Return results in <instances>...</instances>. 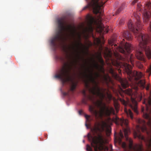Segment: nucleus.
Masks as SVG:
<instances>
[{
	"mask_svg": "<svg viewBox=\"0 0 151 151\" xmlns=\"http://www.w3.org/2000/svg\"><path fill=\"white\" fill-rule=\"evenodd\" d=\"M84 74L89 78L90 82L92 83L93 86L89 88V91L92 95H87L85 90L82 91V93L84 97L82 101L83 103L86 104L87 101L89 100L93 104H97L100 109L99 111L94 110L91 106H89V110L93 113L97 119H101L104 116H109L111 113L114 114V111L113 108H109L106 106L105 104L103 103V100L105 98V95L101 92V89L98 86L92 74L91 73L89 75H88L85 73Z\"/></svg>",
	"mask_w": 151,
	"mask_h": 151,
	"instance_id": "nucleus-1",
	"label": "nucleus"
},
{
	"mask_svg": "<svg viewBox=\"0 0 151 151\" xmlns=\"http://www.w3.org/2000/svg\"><path fill=\"white\" fill-rule=\"evenodd\" d=\"M136 25L134 27L131 22H129L128 24V28L135 34L139 41V47L138 49L137 50L135 55L138 59L145 61L144 55L141 50L145 51L149 59L151 58V50L147 45L148 36L147 35H143L141 33L140 30L142 29V26L139 19H137Z\"/></svg>",
	"mask_w": 151,
	"mask_h": 151,
	"instance_id": "nucleus-2",
	"label": "nucleus"
},
{
	"mask_svg": "<svg viewBox=\"0 0 151 151\" xmlns=\"http://www.w3.org/2000/svg\"><path fill=\"white\" fill-rule=\"evenodd\" d=\"M132 49L131 45L128 42H124L123 39V73L125 72L127 74L129 81L132 82L137 81L143 76L141 72L132 71V66L124 62V60H127L128 62L130 61L132 63L134 56L130 53Z\"/></svg>",
	"mask_w": 151,
	"mask_h": 151,
	"instance_id": "nucleus-3",
	"label": "nucleus"
},
{
	"mask_svg": "<svg viewBox=\"0 0 151 151\" xmlns=\"http://www.w3.org/2000/svg\"><path fill=\"white\" fill-rule=\"evenodd\" d=\"M85 125L87 129L90 128L93 135L89 133L88 137L91 142V146L94 148L95 151H97L99 147L102 146L106 142V140L102 134L101 133H99L98 132L103 130L106 127L107 124L105 122L102 121L101 125L99 123H96L92 128H91L90 125L89 126L86 123Z\"/></svg>",
	"mask_w": 151,
	"mask_h": 151,
	"instance_id": "nucleus-4",
	"label": "nucleus"
},
{
	"mask_svg": "<svg viewBox=\"0 0 151 151\" xmlns=\"http://www.w3.org/2000/svg\"><path fill=\"white\" fill-rule=\"evenodd\" d=\"M57 23L58 30L55 36L51 41L52 46L55 48L57 47L58 42L63 40L65 33L68 31H71L72 29L70 25H68L67 27L65 26V22L63 18L58 19Z\"/></svg>",
	"mask_w": 151,
	"mask_h": 151,
	"instance_id": "nucleus-5",
	"label": "nucleus"
},
{
	"mask_svg": "<svg viewBox=\"0 0 151 151\" xmlns=\"http://www.w3.org/2000/svg\"><path fill=\"white\" fill-rule=\"evenodd\" d=\"M123 124L125 126L124 128L123 127V133L127 142L129 143L128 149L129 151H142V146L140 145L136 144L133 145L132 139L128 137V134L130 133V131L128 126V120L127 119H124L123 118Z\"/></svg>",
	"mask_w": 151,
	"mask_h": 151,
	"instance_id": "nucleus-6",
	"label": "nucleus"
},
{
	"mask_svg": "<svg viewBox=\"0 0 151 151\" xmlns=\"http://www.w3.org/2000/svg\"><path fill=\"white\" fill-rule=\"evenodd\" d=\"M73 64V62H71V64L65 63L60 70L59 74H56L55 77L60 79L63 84L69 81L70 80V70L71 69L72 65Z\"/></svg>",
	"mask_w": 151,
	"mask_h": 151,
	"instance_id": "nucleus-7",
	"label": "nucleus"
},
{
	"mask_svg": "<svg viewBox=\"0 0 151 151\" xmlns=\"http://www.w3.org/2000/svg\"><path fill=\"white\" fill-rule=\"evenodd\" d=\"M105 3V2H103L101 0H91L83 8V10L88 8L93 10L94 13L96 14L99 13L100 15H101L102 9Z\"/></svg>",
	"mask_w": 151,
	"mask_h": 151,
	"instance_id": "nucleus-8",
	"label": "nucleus"
},
{
	"mask_svg": "<svg viewBox=\"0 0 151 151\" xmlns=\"http://www.w3.org/2000/svg\"><path fill=\"white\" fill-rule=\"evenodd\" d=\"M124 93L130 96L133 104H130L129 99H128L127 101H126L123 99V105L125 106H129L134 110L135 113L138 114V112L137 110V103L136 101L132 97L133 94L132 90L129 88L125 90H123Z\"/></svg>",
	"mask_w": 151,
	"mask_h": 151,
	"instance_id": "nucleus-9",
	"label": "nucleus"
},
{
	"mask_svg": "<svg viewBox=\"0 0 151 151\" xmlns=\"http://www.w3.org/2000/svg\"><path fill=\"white\" fill-rule=\"evenodd\" d=\"M83 60L84 61H85V64L83 65V68L84 69V70L83 72H80V76H81L82 77H86L88 79L89 81H90V80L89 79V78L86 76L84 75V74L85 73L86 74L88 75H89L91 73L92 74L93 76V77L94 78L95 80H96V78H98L100 76V75L99 73L97 72L95 73V75L96 76V77H95L93 76V70H91L90 69V68L89 67L87 66V62L86 60L83 59ZM98 84V83L96 81H95ZM99 86V85H98Z\"/></svg>",
	"mask_w": 151,
	"mask_h": 151,
	"instance_id": "nucleus-10",
	"label": "nucleus"
},
{
	"mask_svg": "<svg viewBox=\"0 0 151 151\" xmlns=\"http://www.w3.org/2000/svg\"><path fill=\"white\" fill-rule=\"evenodd\" d=\"M84 47H85L84 46L80 41L78 42L77 44L75 46L72 45V46H70L68 47V49L73 54L79 56L78 54V48Z\"/></svg>",
	"mask_w": 151,
	"mask_h": 151,
	"instance_id": "nucleus-11",
	"label": "nucleus"
},
{
	"mask_svg": "<svg viewBox=\"0 0 151 151\" xmlns=\"http://www.w3.org/2000/svg\"><path fill=\"white\" fill-rule=\"evenodd\" d=\"M124 37L129 41L131 40L132 39V36L131 34L128 31L124 32H123V38Z\"/></svg>",
	"mask_w": 151,
	"mask_h": 151,
	"instance_id": "nucleus-12",
	"label": "nucleus"
},
{
	"mask_svg": "<svg viewBox=\"0 0 151 151\" xmlns=\"http://www.w3.org/2000/svg\"><path fill=\"white\" fill-rule=\"evenodd\" d=\"M124 111L125 113L128 117H130L131 119L133 118V114L131 110L129 109H127L125 107Z\"/></svg>",
	"mask_w": 151,
	"mask_h": 151,
	"instance_id": "nucleus-13",
	"label": "nucleus"
},
{
	"mask_svg": "<svg viewBox=\"0 0 151 151\" xmlns=\"http://www.w3.org/2000/svg\"><path fill=\"white\" fill-rule=\"evenodd\" d=\"M123 138V134L122 133L120 134L119 136L117 139V142L122 147H123V142H122V139Z\"/></svg>",
	"mask_w": 151,
	"mask_h": 151,
	"instance_id": "nucleus-14",
	"label": "nucleus"
},
{
	"mask_svg": "<svg viewBox=\"0 0 151 151\" xmlns=\"http://www.w3.org/2000/svg\"><path fill=\"white\" fill-rule=\"evenodd\" d=\"M129 85V83L128 81L123 78V89L126 88Z\"/></svg>",
	"mask_w": 151,
	"mask_h": 151,
	"instance_id": "nucleus-15",
	"label": "nucleus"
},
{
	"mask_svg": "<svg viewBox=\"0 0 151 151\" xmlns=\"http://www.w3.org/2000/svg\"><path fill=\"white\" fill-rule=\"evenodd\" d=\"M149 16L148 13L147 12L143 14V19L145 20V22H147L149 19Z\"/></svg>",
	"mask_w": 151,
	"mask_h": 151,
	"instance_id": "nucleus-16",
	"label": "nucleus"
},
{
	"mask_svg": "<svg viewBox=\"0 0 151 151\" xmlns=\"http://www.w3.org/2000/svg\"><path fill=\"white\" fill-rule=\"evenodd\" d=\"M138 83L139 84L140 86L144 88L145 87V82L144 80H140L138 82Z\"/></svg>",
	"mask_w": 151,
	"mask_h": 151,
	"instance_id": "nucleus-17",
	"label": "nucleus"
},
{
	"mask_svg": "<svg viewBox=\"0 0 151 151\" xmlns=\"http://www.w3.org/2000/svg\"><path fill=\"white\" fill-rule=\"evenodd\" d=\"M144 109H142V111L143 112V117L146 119H149L150 118L149 114L147 113H144Z\"/></svg>",
	"mask_w": 151,
	"mask_h": 151,
	"instance_id": "nucleus-18",
	"label": "nucleus"
},
{
	"mask_svg": "<svg viewBox=\"0 0 151 151\" xmlns=\"http://www.w3.org/2000/svg\"><path fill=\"white\" fill-rule=\"evenodd\" d=\"M76 83H73L71 86L70 88V91H73L74 90L76 89Z\"/></svg>",
	"mask_w": 151,
	"mask_h": 151,
	"instance_id": "nucleus-19",
	"label": "nucleus"
},
{
	"mask_svg": "<svg viewBox=\"0 0 151 151\" xmlns=\"http://www.w3.org/2000/svg\"><path fill=\"white\" fill-rule=\"evenodd\" d=\"M86 150L88 151H92V150L91 147L88 145H87Z\"/></svg>",
	"mask_w": 151,
	"mask_h": 151,
	"instance_id": "nucleus-20",
	"label": "nucleus"
},
{
	"mask_svg": "<svg viewBox=\"0 0 151 151\" xmlns=\"http://www.w3.org/2000/svg\"><path fill=\"white\" fill-rule=\"evenodd\" d=\"M85 116L86 119V121H89L90 120L89 119L90 117V116L87 114H85Z\"/></svg>",
	"mask_w": 151,
	"mask_h": 151,
	"instance_id": "nucleus-21",
	"label": "nucleus"
},
{
	"mask_svg": "<svg viewBox=\"0 0 151 151\" xmlns=\"http://www.w3.org/2000/svg\"><path fill=\"white\" fill-rule=\"evenodd\" d=\"M123 151H125L126 149L127 145L125 142H123Z\"/></svg>",
	"mask_w": 151,
	"mask_h": 151,
	"instance_id": "nucleus-22",
	"label": "nucleus"
},
{
	"mask_svg": "<svg viewBox=\"0 0 151 151\" xmlns=\"http://www.w3.org/2000/svg\"><path fill=\"white\" fill-rule=\"evenodd\" d=\"M92 22L91 24H90L89 27V30L91 31H93V27L92 26Z\"/></svg>",
	"mask_w": 151,
	"mask_h": 151,
	"instance_id": "nucleus-23",
	"label": "nucleus"
},
{
	"mask_svg": "<svg viewBox=\"0 0 151 151\" xmlns=\"http://www.w3.org/2000/svg\"><path fill=\"white\" fill-rule=\"evenodd\" d=\"M94 66L97 69L99 68V65L97 63L95 64Z\"/></svg>",
	"mask_w": 151,
	"mask_h": 151,
	"instance_id": "nucleus-24",
	"label": "nucleus"
},
{
	"mask_svg": "<svg viewBox=\"0 0 151 151\" xmlns=\"http://www.w3.org/2000/svg\"><path fill=\"white\" fill-rule=\"evenodd\" d=\"M100 60L101 64H102V65H103L104 63V61L102 59V58L101 57H100Z\"/></svg>",
	"mask_w": 151,
	"mask_h": 151,
	"instance_id": "nucleus-25",
	"label": "nucleus"
},
{
	"mask_svg": "<svg viewBox=\"0 0 151 151\" xmlns=\"http://www.w3.org/2000/svg\"><path fill=\"white\" fill-rule=\"evenodd\" d=\"M138 1V0H134L133 1L132 3V5H134L136 3H137Z\"/></svg>",
	"mask_w": 151,
	"mask_h": 151,
	"instance_id": "nucleus-26",
	"label": "nucleus"
},
{
	"mask_svg": "<svg viewBox=\"0 0 151 151\" xmlns=\"http://www.w3.org/2000/svg\"><path fill=\"white\" fill-rule=\"evenodd\" d=\"M101 71L102 72H104V69L102 66H101L100 68Z\"/></svg>",
	"mask_w": 151,
	"mask_h": 151,
	"instance_id": "nucleus-27",
	"label": "nucleus"
},
{
	"mask_svg": "<svg viewBox=\"0 0 151 151\" xmlns=\"http://www.w3.org/2000/svg\"><path fill=\"white\" fill-rule=\"evenodd\" d=\"M138 127H139V128H140L142 130H144V129H146V127H140L139 126H138Z\"/></svg>",
	"mask_w": 151,
	"mask_h": 151,
	"instance_id": "nucleus-28",
	"label": "nucleus"
},
{
	"mask_svg": "<svg viewBox=\"0 0 151 151\" xmlns=\"http://www.w3.org/2000/svg\"><path fill=\"white\" fill-rule=\"evenodd\" d=\"M111 130L109 129H107L106 130V132L109 133H110L111 132Z\"/></svg>",
	"mask_w": 151,
	"mask_h": 151,
	"instance_id": "nucleus-29",
	"label": "nucleus"
},
{
	"mask_svg": "<svg viewBox=\"0 0 151 151\" xmlns=\"http://www.w3.org/2000/svg\"><path fill=\"white\" fill-rule=\"evenodd\" d=\"M79 113L80 114H83V111L81 110H80L79 111Z\"/></svg>",
	"mask_w": 151,
	"mask_h": 151,
	"instance_id": "nucleus-30",
	"label": "nucleus"
},
{
	"mask_svg": "<svg viewBox=\"0 0 151 151\" xmlns=\"http://www.w3.org/2000/svg\"><path fill=\"white\" fill-rule=\"evenodd\" d=\"M148 72L151 73V65L148 70Z\"/></svg>",
	"mask_w": 151,
	"mask_h": 151,
	"instance_id": "nucleus-31",
	"label": "nucleus"
},
{
	"mask_svg": "<svg viewBox=\"0 0 151 151\" xmlns=\"http://www.w3.org/2000/svg\"><path fill=\"white\" fill-rule=\"evenodd\" d=\"M68 93L66 92H63V95L65 96H67L68 95Z\"/></svg>",
	"mask_w": 151,
	"mask_h": 151,
	"instance_id": "nucleus-32",
	"label": "nucleus"
},
{
	"mask_svg": "<svg viewBox=\"0 0 151 151\" xmlns=\"http://www.w3.org/2000/svg\"><path fill=\"white\" fill-rule=\"evenodd\" d=\"M97 42H98V44L100 43L101 42V40L100 39H98V41H97Z\"/></svg>",
	"mask_w": 151,
	"mask_h": 151,
	"instance_id": "nucleus-33",
	"label": "nucleus"
},
{
	"mask_svg": "<svg viewBox=\"0 0 151 151\" xmlns=\"http://www.w3.org/2000/svg\"><path fill=\"white\" fill-rule=\"evenodd\" d=\"M86 86L87 88H89V85L87 83H86Z\"/></svg>",
	"mask_w": 151,
	"mask_h": 151,
	"instance_id": "nucleus-34",
	"label": "nucleus"
},
{
	"mask_svg": "<svg viewBox=\"0 0 151 151\" xmlns=\"http://www.w3.org/2000/svg\"><path fill=\"white\" fill-rule=\"evenodd\" d=\"M108 96L109 97V98L110 99H111L112 98V96L110 94H108Z\"/></svg>",
	"mask_w": 151,
	"mask_h": 151,
	"instance_id": "nucleus-35",
	"label": "nucleus"
},
{
	"mask_svg": "<svg viewBox=\"0 0 151 151\" xmlns=\"http://www.w3.org/2000/svg\"><path fill=\"white\" fill-rule=\"evenodd\" d=\"M146 89L147 90H149V86H147V87H146Z\"/></svg>",
	"mask_w": 151,
	"mask_h": 151,
	"instance_id": "nucleus-36",
	"label": "nucleus"
},
{
	"mask_svg": "<svg viewBox=\"0 0 151 151\" xmlns=\"http://www.w3.org/2000/svg\"><path fill=\"white\" fill-rule=\"evenodd\" d=\"M148 103L149 105H151V101L150 100L149 101H148Z\"/></svg>",
	"mask_w": 151,
	"mask_h": 151,
	"instance_id": "nucleus-37",
	"label": "nucleus"
},
{
	"mask_svg": "<svg viewBox=\"0 0 151 151\" xmlns=\"http://www.w3.org/2000/svg\"><path fill=\"white\" fill-rule=\"evenodd\" d=\"M121 11V9H119L118 10V12H117V13H118L119 12H120Z\"/></svg>",
	"mask_w": 151,
	"mask_h": 151,
	"instance_id": "nucleus-38",
	"label": "nucleus"
},
{
	"mask_svg": "<svg viewBox=\"0 0 151 151\" xmlns=\"http://www.w3.org/2000/svg\"><path fill=\"white\" fill-rule=\"evenodd\" d=\"M118 72L120 73H121V70L120 69H119L118 70Z\"/></svg>",
	"mask_w": 151,
	"mask_h": 151,
	"instance_id": "nucleus-39",
	"label": "nucleus"
},
{
	"mask_svg": "<svg viewBox=\"0 0 151 151\" xmlns=\"http://www.w3.org/2000/svg\"><path fill=\"white\" fill-rule=\"evenodd\" d=\"M117 64L118 66L119 67L120 66V64L117 63Z\"/></svg>",
	"mask_w": 151,
	"mask_h": 151,
	"instance_id": "nucleus-40",
	"label": "nucleus"
},
{
	"mask_svg": "<svg viewBox=\"0 0 151 151\" xmlns=\"http://www.w3.org/2000/svg\"><path fill=\"white\" fill-rule=\"evenodd\" d=\"M135 135L136 137H138V135L136 132H135Z\"/></svg>",
	"mask_w": 151,
	"mask_h": 151,
	"instance_id": "nucleus-41",
	"label": "nucleus"
},
{
	"mask_svg": "<svg viewBox=\"0 0 151 151\" xmlns=\"http://www.w3.org/2000/svg\"><path fill=\"white\" fill-rule=\"evenodd\" d=\"M141 122V120L140 119H139L138 120V122L140 124Z\"/></svg>",
	"mask_w": 151,
	"mask_h": 151,
	"instance_id": "nucleus-42",
	"label": "nucleus"
},
{
	"mask_svg": "<svg viewBox=\"0 0 151 151\" xmlns=\"http://www.w3.org/2000/svg\"><path fill=\"white\" fill-rule=\"evenodd\" d=\"M143 67V65H141L139 67V68H142Z\"/></svg>",
	"mask_w": 151,
	"mask_h": 151,
	"instance_id": "nucleus-43",
	"label": "nucleus"
},
{
	"mask_svg": "<svg viewBox=\"0 0 151 151\" xmlns=\"http://www.w3.org/2000/svg\"><path fill=\"white\" fill-rule=\"evenodd\" d=\"M121 85L122 86H123V82H121Z\"/></svg>",
	"mask_w": 151,
	"mask_h": 151,
	"instance_id": "nucleus-44",
	"label": "nucleus"
},
{
	"mask_svg": "<svg viewBox=\"0 0 151 151\" xmlns=\"http://www.w3.org/2000/svg\"><path fill=\"white\" fill-rule=\"evenodd\" d=\"M142 122H143V123H144V124H145V121H142Z\"/></svg>",
	"mask_w": 151,
	"mask_h": 151,
	"instance_id": "nucleus-45",
	"label": "nucleus"
},
{
	"mask_svg": "<svg viewBox=\"0 0 151 151\" xmlns=\"http://www.w3.org/2000/svg\"><path fill=\"white\" fill-rule=\"evenodd\" d=\"M76 61H77V60H75V61H74V62H75V63H76Z\"/></svg>",
	"mask_w": 151,
	"mask_h": 151,
	"instance_id": "nucleus-46",
	"label": "nucleus"
},
{
	"mask_svg": "<svg viewBox=\"0 0 151 151\" xmlns=\"http://www.w3.org/2000/svg\"><path fill=\"white\" fill-rule=\"evenodd\" d=\"M144 139V138H143V137H142V139Z\"/></svg>",
	"mask_w": 151,
	"mask_h": 151,
	"instance_id": "nucleus-47",
	"label": "nucleus"
},
{
	"mask_svg": "<svg viewBox=\"0 0 151 151\" xmlns=\"http://www.w3.org/2000/svg\"><path fill=\"white\" fill-rule=\"evenodd\" d=\"M122 125H123L122 124H121V126H122Z\"/></svg>",
	"mask_w": 151,
	"mask_h": 151,
	"instance_id": "nucleus-48",
	"label": "nucleus"
},
{
	"mask_svg": "<svg viewBox=\"0 0 151 151\" xmlns=\"http://www.w3.org/2000/svg\"><path fill=\"white\" fill-rule=\"evenodd\" d=\"M111 146V147H112V145H111V146Z\"/></svg>",
	"mask_w": 151,
	"mask_h": 151,
	"instance_id": "nucleus-49",
	"label": "nucleus"
},
{
	"mask_svg": "<svg viewBox=\"0 0 151 151\" xmlns=\"http://www.w3.org/2000/svg\"><path fill=\"white\" fill-rule=\"evenodd\" d=\"M123 138H124V135H123Z\"/></svg>",
	"mask_w": 151,
	"mask_h": 151,
	"instance_id": "nucleus-50",
	"label": "nucleus"
}]
</instances>
